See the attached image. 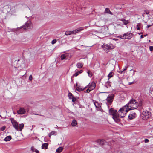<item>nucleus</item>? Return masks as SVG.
<instances>
[{"label":"nucleus","instance_id":"nucleus-7","mask_svg":"<svg viewBox=\"0 0 153 153\" xmlns=\"http://www.w3.org/2000/svg\"><path fill=\"white\" fill-rule=\"evenodd\" d=\"M114 97V95L113 94L109 95L108 96L107 98L106 99L107 102L108 104L111 103L113 101Z\"/></svg>","mask_w":153,"mask_h":153},{"label":"nucleus","instance_id":"nucleus-19","mask_svg":"<svg viewBox=\"0 0 153 153\" xmlns=\"http://www.w3.org/2000/svg\"><path fill=\"white\" fill-rule=\"evenodd\" d=\"M83 66V64L81 62H78L76 64V66L78 68H82Z\"/></svg>","mask_w":153,"mask_h":153},{"label":"nucleus","instance_id":"nucleus-15","mask_svg":"<svg viewBox=\"0 0 153 153\" xmlns=\"http://www.w3.org/2000/svg\"><path fill=\"white\" fill-rule=\"evenodd\" d=\"M11 12L12 13L15 12L17 10V5L11 7Z\"/></svg>","mask_w":153,"mask_h":153},{"label":"nucleus","instance_id":"nucleus-30","mask_svg":"<svg viewBox=\"0 0 153 153\" xmlns=\"http://www.w3.org/2000/svg\"><path fill=\"white\" fill-rule=\"evenodd\" d=\"M113 76V73L111 71L109 74H108V80H109V78Z\"/></svg>","mask_w":153,"mask_h":153},{"label":"nucleus","instance_id":"nucleus-4","mask_svg":"<svg viewBox=\"0 0 153 153\" xmlns=\"http://www.w3.org/2000/svg\"><path fill=\"white\" fill-rule=\"evenodd\" d=\"M96 85V83L94 82H91V83H89L84 88V89L88 88V89L86 91H85V92L89 93L91 91L95 88Z\"/></svg>","mask_w":153,"mask_h":153},{"label":"nucleus","instance_id":"nucleus-10","mask_svg":"<svg viewBox=\"0 0 153 153\" xmlns=\"http://www.w3.org/2000/svg\"><path fill=\"white\" fill-rule=\"evenodd\" d=\"M83 29V28L82 27L78 28L77 29L72 31V34H75L76 33L82 31Z\"/></svg>","mask_w":153,"mask_h":153},{"label":"nucleus","instance_id":"nucleus-35","mask_svg":"<svg viewBox=\"0 0 153 153\" xmlns=\"http://www.w3.org/2000/svg\"><path fill=\"white\" fill-rule=\"evenodd\" d=\"M57 41V40L56 39H53V40L52 42H51V43L53 45L54 44H55Z\"/></svg>","mask_w":153,"mask_h":153},{"label":"nucleus","instance_id":"nucleus-42","mask_svg":"<svg viewBox=\"0 0 153 153\" xmlns=\"http://www.w3.org/2000/svg\"><path fill=\"white\" fill-rule=\"evenodd\" d=\"M78 75H79V74H78V73L76 72V73H75V74H73V76H77Z\"/></svg>","mask_w":153,"mask_h":153},{"label":"nucleus","instance_id":"nucleus-47","mask_svg":"<svg viewBox=\"0 0 153 153\" xmlns=\"http://www.w3.org/2000/svg\"><path fill=\"white\" fill-rule=\"evenodd\" d=\"M140 38H143V35H141V36H140Z\"/></svg>","mask_w":153,"mask_h":153},{"label":"nucleus","instance_id":"nucleus-8","mask_svg":"<svg viewBox=\"0 0 153 153\" xmlns=\"http://www.w3.org/2000/svg\"><path fill=\"white\" fill-rule=\"evenodd\" d=\"M132 34L131 33H126L123 35V39H130L132 37Z\"/></svg>","mask_w":153,"mask_h":153},{"label":"nucleus","instance_id":"nucleus-38","mask_svg":"<svg viewBox=\"0 0 153 153\" xmlns=\"http://www.w3.org/2000/svg\"><path fill=\"white\" fill-rule=\"evenodd\" d=\"M141 24L140 23H138L137 24L136 27H141Z\"/></svg>","mask_w":153,"mask_h":153},{"label":"nucleus","instance_id":"nucleus-37","mask_svg":"<svg viewBox=\"0 0 153 153\" xmlns=\"http://www.w3.org/2000/svg\"><path fill=\"white\" fill-rule=\"evenodd\" d=\"M5 128H6V127L5 126H3L1 128L0 130L1 131H4L5 129Z\"/></svg>","mask_w":153,"mask_h":153},{"label":"nucleus","instance_id":"nucleus-27","mask_svg":"<svg viewBox=\"0 0 153 153\" xmlns=\"http://www.w3.org/2000/svg\"><path fill=\"white\" fill-rule=\"evenodd\" d=\"M63 149L62 147H59L56 149V152L58 153H60L62 150Z\"/></svg>","mask_w":153,"mask_h":153},{"label":"nucleus","instance_id":"nucleus-43","mask_svg":"<svg viewBox=\"0 0 153 153\" xmlns=\"http://www.w3.org/2000/svg\"><path fill=\"white\" fill-rule=\"evenodd\" d=\"M127 69V68L126 67H125V68L124 69H123L122 71H121V72L122 73L124 71L126 70Z\"/></svg>","mask_w":153,"mask_h":153},{"label":"nucleus","instance_id":"nucleus-18","mask_svg":"<svg viewBox=\"0 0 153 153\" xmlns=\"http://www.w3.org/2000/svg\"><path fill=\"white\" fill-rule=\"evenodd\" d=\"M135 115L136 114H135L134 113H133V114H130L128 115V118L130 120L132 119L135 117Z\"/></svg>","mask_w":153,"mask_h":153},{"label":"nucleus","instance_id":"nucleus-14","mask_svg":"<svg viewBox=\"0 0 153 153\" xmlns=\"http://www.w3.org/2000/svg\"><path fill=\"white\" fill-rule=\"evenodd\" d=\"M119 117L118 116V114H117L114 116H113L112 118L116 122L118 123L120 121Z\"/></svg>","mask_w":153,"mask_h":153},{"label":"nucleus","instance_id":"nucleus-17","mask_svg":"<svg viewBox=\"0 0 153 153\" xmlns=\"http://www.w3.org/2000/svg\"><path fill=\"white\" fill-rule=\"evenodd\" d=\"M97 142L100 145H103L104 144L105 141L103 140H97Z\"/></svg>","mask_w":153,"mask_h":153},{"label":"nucleus","instance_id":"nucleus-23","mask_svg":"<svg viewBox=\"0 0 153 153\" xmlns=\"http://www.w3.org/2000/svg\"><path fill=\"white\" fill-rule=\"evenodd\" d=\"M120 20L123 22L124 24L125 25H127L129 23L128 20H126L124 19H120Z\"/></svg>","mask_w":153,"mask_h":153},{"label":"nucleus","instance_id":"nucleus-25","mask_svg":"<svg viewBox=\"0 0 153 153\" xmlns=\"http://www.w3.org/2000/svg\"><path fill=\"white\" fill-rule=\"evenodd\" d=\"M105 12L109 13L111 15H112V13L110 11L109 9L108 8H106L105 10Z\"/></svg>","mask_w":153,"mask_h":153},{"label":"nucleus","instance_id":"nucleus-46","mask_svg":"<svg viewBox=\"0 0 153 153\" xmlns=\"http://www.w3.org/2000/svg\"><path fill=\"white\" fill-rule=\"evenodd\" d=\"M119 37L120 38L123 39V36H120Z\"/></svg>","mask_w":153,"mask_h":153},{"label":"nucleus","instance_id":"nucleus-34","mask_svg":"<svg viewBox=\"0 0 153 153\" xmlns=\"http://www.w3.org/2000/svg\"><path fill=\"white\" fill-rule=\"evenodd\" d=\"M55 133V131H52L49 134V137H50L51 135H53Z\"/></svg>","mask_w":153,"mask_h":153},{"label":"nucleus","instance_id":"nucleus-6","mask_svg":"<svg viewBox=\"0 0 153 153\" xmlns=\"http://www.w3.org/2000/svg\"><path fill=\"white\" fill-rule=\"evenodd\" d=\"M141 116L143 120H146L151 116L150 113L147 110L144 111L141 114Z\"/></svg>","mask_w":153,"mask_h":153},{"label":"nucleus","instance_id":"nucleus-41","mask_svg":"<svg viewBox=\"0 0 153 153\" xmlns=\"http://www.w3.org/2000/svg\"><path fill=\"white\" fill-rule=\"evenodd\" d=\"M149 141V140L148 139H145L144 140V142L145 143H148Z\"/></svg>","mask_w":153,"mask_h":153},{"label":"nucleus","instance_id":"nucleus-26","mask_svg":"<svg viewBox=\"0 0 153 153\" xmlns=\"http://www.w3.org/2000/svg\"><path fill=\"white\" fill-rule=\"evenodd\" d=\"M105 85L107 88H108L109 87H110L111 86V85L110 82L109 80H108V81L106 82Z\"/></svg>","mask_w":153,"mask_h":153},{"label":"nucleus","instance_id":"nucleus-2","mask_svg":"<svg viewBox=\"0 0 153 153\" xmlns=\"http://www.w3.org/2000/svg\"><path fill=\"white\" fill-rule=\"evenodd\" d=\"M138 105L137 102L135 100L132 99L126 106H127L128 110H130L136 109L137 108Z\"/></svg>","mask_w":153,"mask_h":153},{"label":"nucleus","instance_id":"nucleus-1","mask_svg":"<svg viewBox=\"0 0 153 153\" xmlns=\"http://www.w3.org/2000/svg\"><path fill=\"white\" fill-rule=\"evenodd\" d=\"M11 121L13 127L16 130L21 131L23 128L24 125V124H20L19 126L18 123L13 118H11Z\"/></svg>","mask_w":153,"mask_h":153},{"label":"nucleus","instance_id":"nucleus-39","mask_svg":"<svg viewBox=\"0 0 153 153\" xmlns=\"http://www.w3.org/2000/svg\"><path fill=\"white\" fill-rule=\"evenodd\" d=\"M29 80L31 81L32 79V76L31 75H30L29 77Z\"/></svg>","mask_w":153,"mask_h":153},{"label":"nucleus","instance_id":"nucleus-49","mask_svg":"<svg viewBox=\"0 0 153 153\" xmlns=\"http://www.w3.org/2000/svg\"><path fill=\"white\" fill-rule=\"evenodd\" d=\"M77 72L78 73V74H80V73H79V71H78V72Z\"/></svg>","mask_w":153,"mask_h":153},{"label":"nucleus","instance_id":"nucleus-5","mask_svg":"<svg viewBox=\"0 0 153 153\" xmlns=\"http://www.w3.org/2000/svg\"><path fill=\"white\" fill-rule=\"evenodd\" d=\"M102 47L104 50L106 52H108L109 49H112L114 48V46L111 43L104 44L102 46Z\"/></svg>","mask_w":153,"mask_h":153},{"label":"nucleus","instance_id":"nucleus-36","mask_svg":"<svg viewBox=\"0 0 153 153\" xmlns=\"http://www.w3.org/2000/svg\"><path fill=\"white\" fill-rule=\"evenodd\" d=\"M71 99L73 102H75L76 100V99L74 97H73Z\"/></svg>","mask_w":153,"mask_h":153},{"label":"nucleus","instance_id":"nucleus-48","mask_svg":"<svg viewBox=\"0 0 153 153\" xmlns=\"http://www.w3.org/2000/svg\"><path fill=\"white\" fill-rule=\"evenodd\" d=\"M150 26H151V25H148L147 26V27H148V28H149V27H150Z\"/></svg>","mask_w":153,"mask_h":153},{"label":"nucleus","instance_id":"nucleus-9","mask_svg":"<svg viewBox=\"0 0 153 153\" xmlns=\"http://www.w3.org/2000/svg\"><path fill=\"white\" fill-rule=\"evenodd\" d=\"M109 113L110 114L112 115L113 117L117 114V111L114 110L113 108H111L109 110Z\"/></svg>","mask_w":153,"mask_h":153},{"label":"nucleus","instance_id":"nucleus-24","mask_svg":"<svg viewBox=\"0 0 153 153\" xmlns=\"http://www.w3.org/2000/svg\"><path fill=\"white\" fill-rule=\"evenodd\" d=\"M31 150L32 152H34L36 153H39V151L35 149L33 146L31 147Z\"/></svg>","mask_w":153,"mask_h":153},{"label":"nucleus","instance_id":"nucleus-20","mask_svg":"<svg viewBox=\"0 0 153 153\" xmlns=\"http://www.w3.org/2000/svg\"><path fill=\"white\" fill-rule=\"evenodd\" d=\"M48 146V143H45L43 144L42 146V149H45L47 148Z\"/></svg>","mask_w":153,"mask_h":153},{"label":"nucleus","instance_id":"nucleus-29","mask_svg":"<svg viewBox=\"0 0 153 153\" xmlns=\"http://www.w3.org/2000/svg\"><path fill=\"white\" fill-rule=\"evenodd\" d=\"M72 34V31H67L65 32V35H68Z\"/></svg>","mask_w":153,"mask_h":153},{"label":"nucleus","instance_id":"nucleus-16","mask_svg":"<svg viewBox=\"0 0 153 153\" xmlns=\"http://www.w3.org/2000/svg\"><path fill=\"white\" fill-rule=\"evenodd\" d=\"M71 124L72 126H75L77 124V122L75 119H74L72 120Z\"/></svg>","mask_w":153,"mask_h":153},{"label":"nucleus","instance_id":"nucleus-32","mask_svg":"<svg viewBox=\"0 0 153 153\" xmlns=\"http://www.w3.org/2000/svg\"><path fill=\"white\" fill-rule=\"evenodd\" d=\"M68 96L69 99H71V98L73 97L72 94L71 93H69L68 94Z\"/></svg>","mask_w":153,"mask_h":153},{"label":"nucleus","instance_id":"nucleus-21","mask_svg":"<svg viewBox=\"0 0 153 153\" xmlns=\"http://www.w3.org/2000/svg\"><path fill=\"white\" fill-rule=\"evenodd\" d=\"M93 102L96 107V108H99L100 105V104L98 103V102L95 101H93Z\"/></svg>","mask_w":153,"mask_h":153},{"label":"nucleus","instance_id":"nucleus-44","mask_svg":"<svg viewBox=\"0 0 153 153\" xmlns=\"http://www.w3.org/2000/svg\"><path fill=\"white\" fill-rule=\"evenodd\" d=\"M79 73L81 74L83 72V71L82 70H80V71H79Z\"/></svg>","mask_w":153,"mask_h":153},{"label":"nucleus","instance_id":"nucleus-50","mask_svg":"<svg viewBox=\"0 0 153 153\" xmlns=\"http://www.w3.org/2000/svg\"><path fill=\"white\" fill-rule=\"evenodd\" d=\"M76 86H77V85H78V84H77V83H76Z\"/></svg>","mask_w":153,"mask_h":153},{"label":"nucleus","instance_id":"nucleus-13","mask_svg":"<svg viewBox=\"0 0 153 153\" xmlns=\"http://www.w3.org/2000/svg\"><path fill=\"white\" fill-rule=\"evenodd\" d=\"M31 25V23L30 22H27L25 25L24 26V29H26L28 28H30Z\"/></svg>","mask_w":153,"mask_h":153},{"label":"nucleus","instance_id":"nucleus-11","mask_svg":"<svg viewBox=\"0 0 153 153\" xmlns=\"http://www.w3.org/2000/svg\"><path fill=\"white\" fill-rule=\"evenodd\" d=\"M11 7L9 5H6L4 8V10L5 12L8 13L11 12Z\"/></svg>","mask_w":153,"mask_h":153},{"label":"nucleus","instance_id":"nucleus-28","mask_svg":"<svg viewBox=\"0 0 153 153\" xmlns=\"http://www.w3.org/2000/svg\"><path fill=\"white\" fill-rule=\"evenodd\" d=\"M67 56L66 54H62L61 55L60 58L61 60L63 59H66V56Z\"/></svg>","mask_w":153,"mask_h":153},{"label":"nucleus","instance_id":"nucleus-22","mask_svg":"<svg viewBox=\"0 0 153 153\" xmlns=\"http://www.w3.org/2000/svg\"><path fill=\"white\" fill-rule=\"evenodd\" d=\"M11 139V136H8L6 137L4 140V141H9Z\"/></svg>","mask_w":153,"mask_h":153},{"label":"nucleus","instance_id":"nucleus-40","mask_svg":"<svg viewBox=\"0 0 153 153\" xmlns=\"http://www.w3.org/2000/svg\"><path fill=\"white\" fill-rule=\"evenodd\" d=\"M149 49L151 51L153 50V46H150L149 47Z\"/></svg>","mask_w":153,"mask_h":153},{"label":"nucleus","instance_id":"nucleus-31","mask_svg":"<svg viewBox=\"0 0 153 153\" xmlns=\"http://www.w3.org/2000/svg\"><path fill=\"white\" fill-rule=\"evenodd\" d=\"M84 88H80V87H78L76 88V90L79 92L81 91L84 89H85Z\"/></svg>","mask_w":153,"mask_h":153},{"label":"nucleus","instance_id":"nucleus-12","mask_svg":"<svg viewBox=\"0 0 153 153\" xmlns=\"http://www.w3.org/2000/svg\"><path fill=\"white\" fill-rule=\"evenodd\" d=\"M17 112L19 114H22L25 113L26 111L24 108H21L17 111Z\"/></svg>","mask_w":153,"mask_h":153},{"label":"nucleus","instance_id":"nucleus-33","mask_svg":"<svg viewBox=\"0 0 153 153\" xmlns=\"http://www.w3.org/2000/svg\"><path fill=\"white\" fill-rule=\"evenodd\" d=\"M87 73L88 76L90 77H91L92 76V73L90 71L88 70L87 72Z\"/></svg>","mask_w":153,"mask_h":153},{"label":"nucleus","instance_id":"nucleus-45","mask_svg":"<svg viewBox=\"0 0 153 153\" xmlns=\"http://www.w3.org/2000/svg\"><path fill=\"white\" fill-rule=\"evenodd\" d=\"M137 30H140V27H137Z\"/></svg>","mask_w":153,"mask_h":153},{"label":"nucleus","instance_id":"nucleus-3","mask_svg":"<svg viewBox=\"0 0 153 153\" xmlns=\"http://www.w3.org/2000/svg\"><path fill=\"white\" fill-rule=\"evenodd\" d=\"M129 111L127 106H124L118 111L117 114L118 116L120 117H123Z\"/></svg>","mask_w":153,"mask_h":153}]
</instances>
